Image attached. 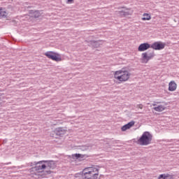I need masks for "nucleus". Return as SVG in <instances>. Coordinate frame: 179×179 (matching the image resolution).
Masks as SVG:
<instances>
[{
	"label": "nucleus",
	"instance_id": "f257e3e1",
	"mask_svg": "<svg viewBox=\"0 0 179 179\" xmlns=\"http://www.w3.org/2000/svg\"><path fill=\"white\" fill-rule=\"evenodd\" d=\"M45 160L43 161H39V162H34V163H31V166H35L34 167L31 168L29 171V176L32 177V178H38L39 177H41L43 174H41V172H39L40 170H44L46 169L47 165H45Z\"/></svg>",
	"mask_w": 179,
	"mask_h": 179
},
{
	"label": "nucleus",
	"instance_id": "f03ea898",
	"mask_svg": "<svg viewBox=\"0 0 179 179\" xmlns=\"http://www.w3.org/2000/svg\"><path fill=\"white\" fill-rule=\"evenodd\" d=\"M113 78L115 79V80H117V82L124 83V82H128V80H129V78H131V73H129L128 70L122 69L120 70L114 71Z\"/></svg>",
	"mask_w": 179,
	"mask_h": 179
},
{
	"label": "nucleus",
	"instance_id": "7ed1b4c3",
	"mask_svg": "<svg viewBox=\"0 0 179 179\" xmlns=\"http://www.w3.org/2000/svg\"><path fill=\"white\" fill-rule=\"evenodd\" d=\"M152 134L148 131H145L137 141V143L141 146H148V145H150L152 143Z\"/></svg>",
	"mask_w": 179,
	"mask_h": 179
},
{
	"label": "nucleus",
	"instance_id": "20e7f679",
	"mask_svg": "<svg viewBox=\"0 0 179 179\" xmlns=\"http://www.w3.org/2000/svg\"><path fill=\"white\" fill-rule=\"evenodd\" d=\"M122 10L117 11V15H120V17H125V16H131L134 13V10H132L131 8H125L122 7Z\"/></svg>",
	"mask_w": 179,
	"mask_h": 179
},
{
	"label": "nucleus",
	"instance_id": "39448f33",
	"mask_svg": "<svg viewBox=\"0 0 179 179\" xmlns=\"http://www.w3.org/2000/svg\"><path fill=\"white\" fill-rule=\"evenodd\" d=\"M45 164L46 166V168L48 170L45 171V173L47 174H51L52 173V171H51V170H54V169H55V167H57V164H55V162L54 161H45Z\"/></svg>",
	"mask_w": 179,
	"mask_h": 179
},
{
	"label": "nucleus",
	"instance_id": "423d86ee",
	"mask_svg": "<svg viewBox=\"0 0 179 179\" xmlns=\"http://www.w3.org/2000/svg\"><path fill=\"white\" fill-rule=\"evenodd\" d=\"M155 52H152L150 54H148V52H143L141 55L142 57V61L144 64H148L150 59H152V58H155Z\"/></svg>",
	"mask_w": 179,
	"mask_h": 179
},
{
	"label": "nucleus",
	"instance_id": "0eeeda50",
	"mask_svg": "<svg viewBox=\"0 0 179 179\" xmlns=\"http://www.w3.org/2000/svg\"><path fill=\"white\" fill-rule=\"evenodd\" d=\"M45 57L49 58V59H52V61H56V62L61 61V58L57 56L58 54L52 51L46 52L45 53Z\"/></svg>",
	"mask_w": 179,
	"mask_h": 179
},
{
	"label": "nucleus",
	"instance_id": "6e6552de",
	"mask_svg": "<svg viewBox=\"0 0 179 179\" xmlns=\"http://www.w3.org/2000/svg\"><path fill=\"white\" fill-rule=\"evenodd\" d=\"M150 47L152 48V50H164V48L166 47V44L162 41H157L153 43Z\"/></svg>",
	"mask_w": 179,
	"mask_h": 179
},
{
	"label": "nucleus",
	"instance_id": "1a4fd4ad",
	"mask_svg": "<svg viewBox=\"0 0 179 179\" xmlns=\"http://www.w3.org/2000/svg\"><path fill=\"white\" fill-rule=\"evenodd\" d=\"M149 48H151L150 44L148 43H141L138 48V51L140 52H142L143 51H146L147 50H149Z\"/></svg>",
	"mask_w": 179,
	"mask_h": 179
},
{
	"label": "nucleus",
	"instance_id": "9d476101",
	"mask_svg": "<svg viewBox=\"0 0 179 179\" xmlns=\"http://www.w3.org/2000/svg\"><path fill=\"white\" fill-rule=\"evenodd\" d=\"M135 125V122L131 121L129 122L128 124L124 125L121 129L123 132H125V131H127V129H131V128H132V127H134Z\"/></svg>",
	"mask_w": 179,
	"mask_h": 179
},
{
	"label": "nucleus",
	"instance_id": "9b49d317",
	"mask_svg": "<svg viewBox=\"0 0 179 179\" xmlns=\"http://www.w3.org/2000/svg\"><path fill=\"white\" fill-rule=\"evenodd\" d=\"M169 92H176L177 90V83L175 81H171L169 83Z\"/></svg>",
	"mask_w": 179,
	"mask_h": 179
},
{
	"label": "nucleus",
	"instance_id": "f8f14e48",
	"mask_svg": "<svg viewBox=\"0 0 179 179\" xmlns=\"http://www.w3.org/2000/svg\"><path fill=\"white\" fill-rule=\"evenodd\" d=\"M87 170H89V168H86L83 171L82 177L83 179H90V171Z\"/></svg>",
	"mask_w": 179,
	"mask_h": 179
},
{
	"label": "nucleus",
	"instance_id": "ddd939ff",
	"mask_svg": "<svg viewBox=\"0 0 179 179\" xmlns=\"http://www.w3.org/2000/svg\"><path fill=\"white\" fill-rule=\"evenodd\" d=\"M55 134L57 136H61L62 135H65V129H64V128H62V127L57 128L55 130Z\"/></svg>",
	"mask_w": 179,
	"mask_h": 179
},
{
	"label": "nucleus",
	"instance_id": "4468645a",
	"mask_svg": "<svg viewBox=\"0 0 179 179\" xmlns=\"http://www.w3.org/2000/svg\"><path fill=\"white\" fill-rule=\"evenodd\" d=\"M154 107L155 111H157L158 113H162V111H164L166 110V106L163 105H159L156 106V104H152Z\"/></svg>",
	"mask_w": 179,
	"mask_h": 179
},
{
	"label": "nucleus",
	"instance_id": "2eb2a0df",
	"mask_svg": "<svg viewBox=\"0 0 179 179\" xmlns=\"http://www.w3.org/2000/svg\"><path fill=\"white\" fill-rule=\"evenodd\" d=\"M158 179H174V176L169 173H163L159 176Z\"/></svg>",
	"mask_w": 179,
	"mask_h": 179
},
{
	"label": "nucleus",
	"instance_id": "dca6fc26",
	"mask_svg": "<svg viewBox=\"0 0 179 179\" xmlns=\"http://www.w3.org/2000/svg\"><path fill=\"white\" fill-rule=\"evenodd\" d=\"M99 171H100V169H99V166H92L90 168V174H91V176L94 175V174H99Z\"/></svg>",
	"mask_w": 179,
	"mask_h": 179
},
{
	"label": "nucleus",
	"instance_id": "f3484780",
	"mask_svg": "<svg viewBox=\"0 0 179 179\" xmlns=\"http://www.w3.org/2000/svg\"><path fill=\"white\" fill-rule=\"evenodd\" d=\"M85 156L82 154H73L72 155V159L74 160H79L80 162H82L83 160V158Z\"/></svg>",
	"mask_w": 179,
	"mask_h": 179
},
{
	"label": "nucleus",
	"instance_id": "a211bd4d",
	"mask_svg": "<svg viewBox=\"0 0 179 179\" xmlns=\"http://www.w3.org/2000/svg\"><path fill=\"white\" fill-rule=\"evenodd\" d=\"M29 13L30 15H32V17H34L35 19H37L38 17H40V16H41V13L39 10H30Z\"/></svg>",
	"mask_w": 179,
	"mask_h": 179
},
{
	"label": "nucleus",
	"instance_id": "6ab92c4d",
	"mask_svg": "<svg viewBox=\"0 0 179 179\" xmlns=\"http://www.w3.org/2000/svg\"><path fill=\"white\" fill-rule=\"evenodd\" d=\"M152 19V16L149 13H143V17L141 18L142 20L146 21V20H150Z\"/></svg>",
	"mask_w": 179,
	"mask_h": 179
},
{
	"label": "nucleus",
	"instance_id": "aec40b11",
	"mask_svg": "<svg viewBox=\"0 0 179 179\" xmlns=\"http://www.w3.org/2000/svg\"><path fill=\"white\" fill-rule=\"evenodd\" d=\"M8 16V13L5 9L0 8V17H6Z\"/></svg>",
	"mask_w": 179,
	"mask_h": 179
},
{
	"label": "nucleus",
	"instance_id": "412c9836",
	"mask_svg": "<svg viewBox=\"0 0 179 179\" xmlns=\"http://www.w3.org/2000/svg\"><path fill=\"white\" fill-rule=\"evenodd\" d=\"M100 41H92L91 45H92V47H94V48H97L98 47H100Z\"/></svg>",
	"mask_w": 179,
	"mask_h": 179
},
{
	"label": "nucleus",
	"instance_id": "4be33fe9",
	"mask_svg": "<svg viewBox=\"0 0 179 179\" xmlns=\"http://www.w3.org/2000/svg\"><path fill=\"white\" fill-rule=\"evenodd\" d=\"M90 179H100V176H99V173L91 175Z\"/></svg>",
	"mask_w": 179,
	"mask_h": 179
},
{
	"label": "nucleus",
	"instance_id": "5701e85b",
	"mask_svg": "<svg viewBox=\"0 0 179 179\" xmlns=\"http://www.w3.org/2000/svg\"><path fill=\"white\" fill-rule=\"evenodd\" d=\"M137 107H138V108H141V110H142V108H143V104H138V105H137Z\"/></svg>",
	"mask_w": 179,
	"mask_h": 179
},
{
	"label": "nucleus",
	"instance_id": "b1692460",
	"mask_svg": "<svg viewBox=\"0 0 179 179\" xmlns=\"http://www.w3.org/2000/svg\"><path fill=\"white\" fill-rule=\"evenodd\" d=\"M68 2H73V0H67Z\"/></svg>",
	"mask_w": 179,
	"mask_h": 179
},
{
	"label": "nucleus",
	"instance_id": "393cba45",
	"mask_svg": "<svg viewBox=\"0 0 179 179\" xmlns=\"http://www.w3.org/2000/svg\"><path fill=\"white\" fill-rule=\"evenodd\" d=\"M6 165H8V164H10V162H8V163H7V164H6Z\"/></svg>",
	"mask_w": 179,
	"mask_h": 179
}]
</instances>
